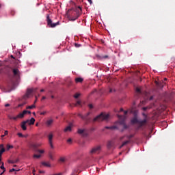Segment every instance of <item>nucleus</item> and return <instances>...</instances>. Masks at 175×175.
Listing matches in <instances>:
<instances>
[{"instance_id": "f257e3e1", "label": "nucleus", "mask_w": 175, "mask_h": 175, "mask_svg": "<svg viewBox=\"0 0 175 175\" xmlns=\"http://www.w3.org/2000/svg\"><path fill=\"white\" fill-rule=\"evenodd\" d=\"M109 118H110V115L109 113H101L100 115L94 118L93 121H107Z\"/></svg>"}, {"instance_id": "f03ea898", "label": "nucleus", "mask_w": 175, "mask_h": 175, "mask_svg": "<svg viewBox=\"0 0 175 175\" xmlns=\"http://www.w3.org/2000/svg\"><path fill=\"white\" fill-rule=\"evenodd\" d=\"M46 23L49 28H55L57 25H59V21L53 23V21L50 18V14H46Z\"/></svg>"}, {"instance_id": "7ed1b4c3", "label": "nucleus", "mask_w": 175, "mask_h": 175, "mask_svg": "<svg viewBox=\"0 0 175 175\" xmlns=\"http://www.w3.org/2000/svg\"><path fill=\"white\" fill-rule=\"evenodd\" d=\"M75 12L76 14L74 17H72L70 18L71 21H76L78 17H80V16H81V13H83V10L81 9V7L78 6L75 8Z\"/></svg>"}, {"instance_id": "20e7f679", "label": "nucleus", "mask_w": 175, "mask_h": 175, "mask_svg": "<svg viewBox=\"0 0 175 175\" xmlns=\"http://www.w3.org/2000/svg\"><path fill=\"white\" fill-rule=\"evenodd\" d=\"M102 150V146H96L92 148L89 152L90 155H94V154H99Z\"/></svg>"}, {"instance_id": "39448f33", "label": "nucleus", "mask_w": 175, "mask_h": 175, "mask_svg": "<svg viewBox=\"0 0 175 175\" xmlns=\"http://www.w3.org/2000/svg\"><path fill=\"white\" fill-rule=\"evenodd\" d=\"M38 88L27 89L26 94L24 95L25 99L29 98L32 94V92H36Z\"/></svg>"}, {"instance_id": "423d86ee", "label": "nucleus", "mask_w": 175, "mask_h": 175, "mask_svg": "<svg viewBox=\"0 0 175 175\" xmlns=\"http://www.w3.org/2000/svg\"><path fill=\"white\" fill-rule=\"evenodd\" d=\"M90 114H91V113L88 112L85 115L79 114V117H80L82 120H83V121H85L86 122H90V120H91L90 118H88V116H90Z\"/></svg>"}, {"instance_id": "0eeeda50", "label": "nucleus", "mask_w": 175, "mask_h": 175, "mask_svg": "<svg viewBox=\"0 0 175 175\" xmlns=\"http://www.w3.org/2000/svg\"><path fill=\"white\" fill-rule=\"evenodd\" d=\"M119 125H122L123 126L122 129H121V132H124L125 129H128V125L125 124V121L122 120L118 122Z\"/></svg>"}, {"instance_id": "6e6552de", "label": "nucleus", "mask_w": 175, "mask_h": 175, "mask_svg": "<svg viewBox=\"0 0 175 175\" xmlns=\"http://www.w3.org/2000/svg\"><path fill=\"white\" fill-rule=\"evenodd\" d=\"M27 113H28V114H31V111L24 110L22 113L17 115L18 118H23L24 116H25Z\"/></svg>"}, {"instance_id": "1a4fd4ad", "label": "nucleus", "mask_w": 175, "mask_h": 175, "mask_svg": "<svg viewBox=\"0 0 175 175\" xmlns=\"http://www.w3.org/2000/svg\"><path fill=\"white\" fill-rule=\"evenodd\" d=\"M114 140H109L107 142V148L110 149L111 148V147H113L114 146Z\"/></svg>"}, {"instance_id": "9d476101", "label": "nucleus", "mask_w": 175, "mask_h": 175, "mask_svg": "<svg viewBox=\"0 0 175 175\" xmlns=\"http://www.w3.org/2000/svg\"><path fill=\"white\" fill-rule=\"evenodd\" d=\"M146 122H147V119H144L143 120H138V124L139 128H142V126H144V125H146Z\"/></svg>"}, {"instance_id": "9b49d317", "label": "nucleus", "mask_w": 175, "mask_h": 175, "mask_svg": "<svg viewBox=\"0 0 175 175\" xmlns=\"http://www.w3.org/2000/svg\"><path fill=\"white\" fill-rule=\"evenodd\" d=\"M25 122L28 124V125H33V124H35V118H31L30 120H25Z\"/></svg>"}, {"instance_id": "f8f14e48", "label": "nucleus", "mask_w": 175, "mask_h": 175, "mask_svg": "<svg viewBox=\"0 0 175 175\" xmlns=\"http://www.w3.org/2000/svg\"><path fill=\"white\" fill-rule=\"evenodd\" d=\"M105 129H111V131H114L116 129L118 130L120 129V128H118V126H105Z\"/></svg>"}, {"instance_id": "ddd939ff", "label": "nucleus", "mask_w": 175, "mask_h": 175, "mask_svg": "<svg viewBox=\"0 0 175 175\" xmlns=\"http://www.w3.org/2000/svg\"><path fill=\"white\" fill-rule=\"evenodd\" d=\"M129 143H131V140H126L124 142H122V144H121V146L119 147L120 149L122 148V147L126 146V144H129Z\"/></svg>"}, {"instance_id": "4468645a", "label": "nucleus", "mask_w": 175, "mask_h": 175, "mask_svg": "<svg viewBox=\"0 0 175 175\" xmlns=\"http://www.w3.org/2000/svg\"><path fill=\"white\" fill-rule=\"evenodd\" d=\"M27 122L25 121H23L22 123H21V128L23 129V131H27Z\"/></svg>"}, {"instance_id": "2eb2a0df", "label": "nucleus", "mask_w": 175, "mask_h": 175, "mask_svg": "<svg viewBox=\"0 0 175 175\" xmlns=\"http://www.w3.org/2000/svg\"><path fill=\"white\" fill-rule=\"evenodd\" d=\"M0 168L3 170V172L1 173V175H2L4 172H6V168H5L3 162H1V165L0 166Z\"/></svg>"}, {"instance_id": "dca6fc26", "label": "nucleus", "mask_w": 175, "mask_h": 175, "mask_svg": "<svg viewBox=\"0 0 175 175\" xmlns=\"http://www.w3.org/2000/svg\"><path fill=\"white\" fill-rule=\"evenodd\" d=\"M64 132H72V126L69 125L66 127L64 130Z\"/></svg>"}, {"instance_id": "f3484780", "label": "nucleus", "mask_w": 175, "mask_h": 175, "mask_svg": "<svg viewBox=\"0 0 175 175\" xmlns=\"http://www.w3.org/2000/svg\"><path fill=\"white\" fill-rule=\"evenodd\" d=\"M19 70H18V68H14L12 70V72L14 74V76H18V73H19Z\"/></svg>"}, {"instance_id": "a211bd4d", "label": "nucleus", "mask_w": 175, "mask_h": 175, "mask_svg": "<svg viewBox=\"0 0 175 175\" xmlns=\"http://www.w3.org/2000/svg\"><path fill=\"white\" fill-rule=\"evenodd\" d=\"M41 165H42L43 166H46V167H51V164H50V163H47V162H42Z\"/></svg>"}, {"instance_id": "6ab92c4d", "label": "nucleus", "mask_w": 175, "mask_h": 175, "mask_svg": "<svg viewBox=\"0 0 175 175\" xmlns=\"http://www.w3.org/2000/svg\"><path fill=\"white\" fill-rule=\"evenodd\" d=\"M53 133H51L48 135L49 143L53 142Z\"/></svg>"}, {"instance_id": "aec40b11", "label": "nucleus", "mask_w": 175, "mask_h": 175, "mask_svg": "<svg viewBox=\"0 0 175 175\" xmlns=\"http://www.w3.org/2000/svg\"><path fill=\"white\" fill-rule=\"evenodd\" d=\"M131 124H138L139 120L137 119V118H133V119H131Z\"/></svg>"}, {"instance_id": "412c9836", "label": "nucleus", "mask_w": 175, "mask_h": 175, "mask_svg": "<svg viewBox=\"0 0 175 175\" xmlns=\"http://www.w3.org/2000/svg\"><path fill=\"white\" fill-rule=\"evenodd\" d=\"M118 118H119V120H122V121H125L126 117L123 115H118Z\"/></svg>"}, {"instance_id": "4be33fe9", "label": "nucleus", "mask_w": 175, "mask_h": 175, "mask_svg": "<svg viewBox=\"0 0 175 175\" xmlns=\"http://www.w3.org/2000/svg\"><path fill=\"white\" fill-rule=\"evenodd\" d=\"M83 81H84V79L81 77H78V78L75 79L76 83H83Z\"/></svg>"}, {"instance_id": "5701e85b", "label": "nucleus", "mask_w": 175, "mask_h": 175, "mask_svg": "<svg viewBox=\"0 0 175 175\" xmlns=\"http://www.w3.org/2000/svg\"><path fill=\"white\" fill-rule=\"evenodd\" d=\"M17 162H18V159L16 160H8V163H17Z\"/></svg>"}, {"instance_id": "b1692460", "label": "nucleus", "mask_w": 175, "mask_h": 175, "mask_svg": "<svg viewBox=\"0 0 175 175\" xmlns=\"http://www.w3.org/2000/svg\"><path fill=\"white\" fill-rule=\"evenodd\" d=\"M84 131H85V129H79L77 133H79V135H83V133H84Z\"/></svg>"}, {"instance_id": "393cba45", "label": "nucleus", "mask_w": 175, "mask_h": 175, "mask_svg": "<svg viewBox=\"0 0 175 175\" xmlns=\"http://www.w3.org/2000/svg\"><path fill=\"white\" fill-rule=\"evenodd\" d=\"M53 120H48V121L46 122V125H47L48 126H50V125H51V124H53Z\"/></svg>"}, {"instance_id": "a878e982", "label": "nucleus", "mask_w": 175, "mask_h": 175, "mask_svg": "<svg viewBox=\"0 0 175 175\" xmlns=\"http://www.w3.org/2000/svg\"><path fill=\"white\" fill-rule=\"evenodd\" d=\"M36 107V106H35V105H29V106H27L26 107V109H35Z\"/></svg>"}, {"instance_id": "bb28decb", "label": "nucleus", "mask_w": 175, "mask_h": 175, "mask_svg": "<svg viewBox=\"0 0 175 175\" xmlns=\"http://www.w3.org/2000/svg\"><path fill=\"white\" fill-rule=\"evenodd\" d=\"M109 58V55H103V56L100 57L101 59H108Z\"/></svg>"}, {"instance_id": "cd10ccee", "label": "nucleus", "mask_w": 175, "mask_h": 175, "mask_svg": "<svg viewBox=\"0 0 175 175\" xmlns=\"http://www.w3.org/2000/svg\"><path fill=\"white\" fill-rule=\"evenodd\" d=\"M25 105H27V102L24 101L23 103L19 104L18 105V107H23V106H25Z\"/></svg>"}, {"instance_id": "c85d7f7f", "label": "nucleus", "mask_w": 175, "mask_h": 175, "mask_svg": "<svg viewBox=\"0 0 175 175\" xmlns=\"http://www.w3.org/2000/svg\"><path fill=\"white\" fill-rule=\"evenodd\" d=\"M10 148H13V146L8 144L7 145V151H9V150H10Z\"/></svg>"}, {"instance_id": "c756f323", "label": "nucleus", "mask_w": 175, "mask_h": 175, "mask_svg": "<svg viewBox=\"0 0 175 175\" xmlns=\"http://www.w3.org/2000/svg\"><path fill=\"white\" fill-rule=\"evenodd\" d=\"M42 146L41 144H34L33 146L35 148H38V147H40Z\"/></svg>"}, {"instance_id": "7c9ffc66", "label": "nucleus", "mask_w": 175, "mask_h": 175, "mask_svg": "<svg viewBox=\"0 0 175 175\" xmlns=\"http://www.w3.org/2000/svg\"><path fill=\"white\" fill-rule=\"evenodd\" d=\"M5 148H2L0 150V155H2V154H3V152H5Z\"/></svg>"}, {"instance_id": "2f4dec72", "label": "nucleus", "mask_w": 175, "mask_h": 175, "mask_svg": "<svg viewBox=\"0 0 175 175\" xmlns=\"http://www.w3.org/2000/svg\"><path fill=\"white\" fill-rule=\"evenodd\" d=\"M133 136H135L133 134H131L130 135H126V137H127V139H132V137H133Z\"/></svg>"}, {"instance_id": "473e14b6", "label": "nucleus", "mask_w": 175, "mask_h": 175, "mask_svg": "<svg viewBox=\"0 0 175 175\" xmlns=\"http://www.w3.org/2000/svg\"><path fill=\"white\" fill-rule=\"evenodd\" d=\"M49 157L51 161H54V157H53V154L51 153L49 154Z\"/></svg>"}, {"instance_id": "72a5a7b5", "label": "nucleus", "mask_w": 175, "mask_h": 175, "mask_svg": "<svg viewBox=\"0 0 175 175\" xmlns=\"http://www.w3.org/2000/svg\"><path fill=\"white\" fill-rule=\"evenodd\" d=\"M40 157H41L40 154H34V155L33 156V158H37V159L40 158Z\"/></svg>"}, {"instance_id": "f704fd0d", "label": "nucleus", "mask_w": 175, "mask_h": 175, "mask_svg": "<svg viewBox=\"0 0 175 175\" xmlns=\"http://www.w3.org/2000/svg\"><path fill=\"white\" fill-rule=\"evenodd\" d=\"M59 161H60V162H65L66 159H65V157H60Z\"/></svg>"}, {"instance_id": "c9c22d12", "label": "nucleus", "mask_w": 175, "mask_h": 175, "mask_svg": "<svg viewBox=\"0 0 175 175\" xmlns=\"http://www.w3.org/2000/svg\"><path fill=\"white\" fill-rule=\"evenodd\" d=\"M79 96H80V94L77 93L75 94L74 98H75V99H77V98H79Z\"/></svg>"}, {"instance_id": "e433bc0d", "label": "nucleus", "mask_w": 175, "mask_h": 175, "mask_svg": "<svg viewBox=\"0 0 175 175\" xmlns=\"http://www.w3.org/2000/svg\"><path fill=\"white\" fill-rule=\"evenodd\" d=\"M37 151H38V152H39L40 154H44V150H38Z\"/></svg>"}, {"instance_id": "4c0bfd02", "label": "nucleus", "mask_w": 175, "mask_h": 175, "mask_svg": "<svg viewBox=\"0 0 175 175\" xmlns=\"http://www.w3.org/2000/svg\"><path fill=\"white\" fill-rule=\"evenodd\" d=\"M142 116L143 117H144V120H147V114H146L145 113H142Z\"/></svg>"}, {"instance_id": "58836bf2", "label": "nucleus", "mask_w": 175, "mask_h": 175, "mask_svg": "<svg viewBox=\"0 0 175 175\" xmlns=\"http://www.w3.org/2000/svg\"><path fill=\"white\" fill-rule=\"evenodd\" d=\"M18 136L19 137H24V135H23V133H18Z\"/></svg>"}, {"instance_id": "ea45409f", "label": "nucleus", "mask_w": 175, "mask_h": 175, "mask_svg": "<svg viewBox=\"0 0 175 175\" xmlns=\"http://www.w3.org/2000/svg\"><path fill=\"white\" fill-rule=\"evenodd\" d=\"M75 47L79 48V47H81V44L75 43Z\"/></svg>"}, {"instance_id": "a19ab883", "label": "nucleus", "mask_w": 175, "mask_h": 175, "mask_svg": "<svg viewBox=\"0 0 175 175\" xmlns=\"http://www.w3.org/2000/svg\"><path fill=\"white\" fill-rule=\"evenodd\" d=\"M125 137H126V135H123L120 137V140H124V139H125Z\"/></svg>"}, {"instance_id": "79ce46f5", "label": "nucleus", "mask_w": 175, "mask_h": 175, "mask_svg": "<svg viewBox=\"0 0 175 175\" xmlns=\"http://www.w3.org/2000/svg\"><path fill=\"white\" fill-rule=\"evenodd\" d=\"M81 105V102L79 101V100H78V101L77 102V103H76V106H79V105Z\"/></svg>"}, {"instance_id": "37998d69", "label": "nucleus", "mask_w": 175, "mask_h": 175, "mask_svg": "<svg viewBox=\"0 0 175 175\" xmlns=\"http://www.w3.org/2000/svg\"><path fill=\"white\" fill-rule=\"evenodd\" d=\"M135 91H136V92L140 93V88H136Z\"/></svg>"}, {"instance_id": "c03bdc74", "label": "nucleus", "mask_w": 175, "mask_h": 175, "mask_svg": "<svg viewBox=\"0 0 175 175\" xmlns=\"http://www.w3.org/2000/svg\"><path fill=\"white\" fill-rule=\"evenodd\" d=\"M155 84H156V85H157V87H161V85H159V82H158V81H155Z\"/></svg>"}, {"instance_id": "a18cd8bd", "label": "nucleus", "mask_w": 175, "mask_h": 175, "mask_svg": "<svg viewBox=\"0 0 175 175\" xmlns=\"http://www.w3.org/2000/svg\"><path fill=\"white\" fill-rule=\"evenodd\" d=\"M17 118H18V117H17V116H14V117L12 118V120H14V121H16V120H17Z\"/></svg>"}, {"instance_id": "49530a36", "label": "nucleus", "mask_w": 175, "mask_h": 175, "mask_svg": "<svg viewBox=\"0 0 175 175\" xmlns=\"http://www.w3.org/2000/svg\"><path fill=\"white\" fill-rule=\"evenodd\" d=\"M50 146L52 148H54V146L53 145V142H49Z\"/></svg>"}, {"instance_id": "de8ad7c7", "label": "nucleus", "mask_w": 175, "mask_h": 175, "mask_svg": "<svg viewBox=\"0 0 175 175\" xmlns=\"http://www.w3.org/2000/svg\"><path fill=\"white\" fill-rule=\"evenodd\" d=\"M67 143H72V139H68V140H67Z\"/></svg>"}, {"instance_id": "09e8293b", "label": "nucleus", "mask_w": 175, "mask_h": 175, "mask_svg": "<svg viewBox=\"0 0 175 175\" xmlns=\"http://www.w3.org/2000/svg\"><path fill=\"white\" fill-rule=\"evenodd\" d=\"M10 172H16V169L14 168H12L11 170H10Z\"/></svg>"}, {"instance_id": "8fccbe9b", "label": "nucleus", "mask_w": 175, "mask_h": 175, "mask_svg": "<svg viewBox=\"0 0 175 175\" xmlns=\"http://www.w3.org/2000/svg\"><path fill=\"white\" fill-rule=\"evenodd\" d=\"M46 114V111L40 112L41 116H44Z\"/></svg>"}, {"instance_id": "3c124183", "label": "nucleus", "mask_w": 175, "mask_h": 175, "mask_svg": "<svg viewBox=\"0 0 175 175\" xmlns=\"http://www.w3.org/2000/svg\"><path fill=\"white\" fill-rule=\"evenodd\" d=\"M89 107H90V109H92L94 107V106L92 105V104H90V105H89Z\"/></svg>"}, {"instance_id": "603ef678", "label": "nucleus", "mask_w": 175, "mask_h": 175, "mask_svg": "<svg viewBox=\"0 0 175 175\" xmlns=\"http://www.w3.org/2000/svg\"><path fill=\"white\" fill-rule=\"evenodd\" d=\"M13 117H14V116H8V118H9L10 120H13Z\"/></svg>"}, {"instance_id": "864d4df0", "label": "nucleus", "mask_w": 175, "mask_h": 175, "mask_svg": "<svg viewBox=\"0 0 175 175\" xmlns=\"http://www.w3.org/2000/svg\"><path fill=\"white\" fill-rule=\"evenodd\" d=\"M88 1L89 2V3H90V5H92V0H88Z\"/></svg>"}, {"instance_id": "5fc2aeb1", "label": "nucleus", "mask_w": 175, "mask_h": 175, "mask_svg": "<svg viewBox=\"0 0 175 175\" xmlns=\"http://www.w3.org/2000/svg\"><path fill=\"white\" fill-rule=\"evenodd\" d=\"M8 133H9V131H5L4 132V135H8Z\"/></svg>"}, {"instance_id": "6e6d98bb", "label": "nucleus", "mask_w": 175, "mask_h": 175, "mask_svg": "<svg viewBox=\"0 0 175 175\" xmlns=\"http://www.w3.org/2000/svg\"><path fill=\"white\" fill-rule=\"evenodd\" d=\"M149 99L150 100H152V99H154V96H150Z\"/></svg>"}, {"instance_id": "4d7b16f0", "label": "nucleus", "mask_w": 175, "mask_h": 175, "mask_svg": "<svg viewBox=\"0 0 175 175\" xmlns=\"http://www.w3.org/2000/svg\"><path fill=\"white\" fill-rule=\"evenodd\" d=\"M124 116H126V114H128V111H124Z\"/></svg>"}, {"instance_id": "13d9d810", "label": "nucleus", "mask_w": 175, "mask_h": 175, "mask_svg": "<svg viewBox=\"0 0 175 175\" xmlns=\"http://www.w3.org/2000/svg\"><path fill=\"white\" fill-rule=\"evenodd\" d=\"M9 106H10V104H5V107H9Z\"/></svg>"}, {"instance_id": "bf43d9fd", "label": "nucleus", "mask_w": 175, "mask_h": 175, "mask_svg": "<svg viewBox=\"0 0 175 175\" xmlns=\"http://www.w3.org/2000/svg\"><path fill=\"white\" fill-rule=\"evenodd\" d=\"M113 91H116V90L113 89H109V92H113Z\"/></svg>"}, {"instance_id": "052dcab7", "label": "nucleus", "mask_w": 175, "mask_h": 175, "mask_svg": "<svg viewBox=\"0 0 175 175\" xmlns=\"http://www.w3.org/2000/svg\"><path fill=\"white\" fill-rule=\"evenodd\" d=\"M142 110H144V111H146V110H147V107H143Z\"/></svg>"}, {"instance_id": "680f3d73", "label": "nucleus", "mask_w": 175, "mask_h": 175, "mask_svg": "<svg viewBox=\"0 0 175 175\" xmlns=\"http://www.w3.org/2000/svg\"><path fill=\"white\" fill-rule=\"evenodd\" d=\"M0 148H3V144H0Z\"/></svg>"}, {"instance_id": "e2e57ef3", "label": "nucleus", "mask_w": 175, "mask_h": 175, "mask_svg": "<svg viewBox=\"0 0 175 175\" xmlns=\"http://www.w3.org/2000/svg\"><path fill=\"white\" fill-rule=\"evenodd\" d=\"M35 172H36V170H35V169L33 170V174H35Z\"/></svg>"}, {"instance_id": "0e129e2a", "label": "nucleus", "mask_w": 175, "mask_h": 175, "mask_svg": "<svg viewBox=\"0 0 175 175\" xmlns=\"http://www.w3.org/2000/svg\"><path fill=\"white\" fill-rule=\"evenodd\" d=\"M40 92H44V89H42V90H40Z\"/></svg>"}, {"instance_id": "69168bd1", "label": "nucleus", "mask_w": 175, "mask_h": 175, "mask_svg": "<svg viewBox=\"0 0 175 175\" xmlns=\"http://www.w3.org/2000/svg\"><path fill=\"white\" fill-rule=\"evenodd\" d=\"M120 111H124V109H122V108H120Z\"/></svg>"}, {"instance_id": "338daca9", "label": "nucleus", "mask_w": 175, "mask_h": 175, "mask_svg": "<svg viewBox=\"0 0 175 175\" xmlns=\"http://www.w3.org/2000/svg\"><path fill=\"white\" fill-rule=\"evenodd\" d=\"M44 99H46V96L42 97V100H44Z\"/></svg>"}, {"instance_id": "774afa93", "label": "nucleus", "mask_w": 175, "mask_h": 175, "mask_svg": "<svg viewBox=\"0 0 175 175\" xmlns=\"http://www.w3.org/2000/svg\"><path fill=\"white\" fill-rule=\"evenodd\" d=\"M23 137H28V135H24Z\"/></svg>"}]
</instances>
